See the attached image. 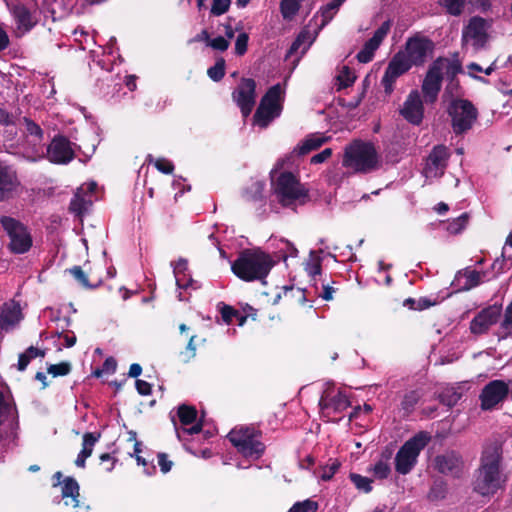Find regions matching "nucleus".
Masks as SVG:
<instances>
[{"instance_id":"1","label":"nucleus","mask_w":512,"mask_h":512,"mask_svg":"<svg viewBox=\"0 0 512 512\" xmlns=\"http://www.w3.org/2000/svg\"><path fill=\"white\" fill-rule=\"evenodd\" d=\"M502 448L497 442L486 445L483 449L480 466L475 472L473 490L481 496H492L504 487L500 464Z\"/></svg>"},{"instance_id":"2","label":"nucleus","mask_w":512,"mask_h":512,"mask_svg":"<svg viewBox=\"0 0 512 512\" xmlns=\"http://www.w3.org/2000/svg\"><path fill=\"white\" fill-rule=\"evenodd\" d=\"M275 262L260 249H244L231 264V271L242 281H264Z\"/></svg>"},{"instance_id":"3","label":"nucleus","mask_w":512,"mask_h":512,"mask_svg":"<svg viewBox=\"0 0 512 512\" xmlns=\"http://www.w3.org/2000/svg\"><path fill=\"white\" fill-rule=\"evenodd\" d=\"M274 194L283 207H291L296 203L304 205L310 201L309 189L290 171L279 174L273 183Z\"/></svg>"},{"instance_id":"4","label":"nucleus","mask_w":512,"mask_h":512,"mask_svg":"<svg viewBox=\"0 0 512 512\" xmlns=\"http://www.w3.org/2000/svg\"><path fill=\"white\" fill-rule=\"evenodd\" d=\"M262 436V431L253 426L234 428L227 435L238 453L251 460H258L265 453L266 445L262 442Z\"/></svg>"},{"instance_id":"5","label":"nucleus","mask_w":512,"mask_h":512,"mask_svg":"<svg viewBox=\"0 0 512 512\" xmlns=\"http://www.w3.org/2000/svg\"><path fill=\"white\" fill-rule=\"evenodd\" d=\"M379 158L372 143L354 142L345 149L342 165L355 172L368 173L378 167Z\"/></svg>"},{"instance_id":"6","label":"nucleus","mask_w":512,"mask_h":512,"mask_svg":"<svg viewBox=\"0 0 512 512\" xmlns=\"http://www.w3.org/2000/svg\"><path fill=\"white\" fill-rule=\"evenodd\" d=\"M451 118V127L456 135H462L472 129L478 118V110L468 99H452L447 107Z\"/></svg>"},{"instance_id":"7","label":"nucleus","mask_w":512,"mask_h":512,"mask_svg":"<svg viewBox=\"0 0 512 512\" xmlns=\"http://www.w3.org/2000/svg\"><path fill=\"white\" fill-rule=\"evenodd\" d=\"M430 436L425 432H419L407 440L398 450L395 456V470L401 475L412 471L417 464L420 452L426 447Z\"/></svg>"},{"instance_id":"8","label":"nucleus","mask_w":512,"mask_h":512,"mask_svg":"<svg viewBox=\"0 0 512 512\" xmlns=\"http://www.w3.org/2000/svg\"><path fill=\"white\" fill-rule=\"evenodd\" d=\"M281 94L280 84H275L266 91L253 115L255 125L267 128L275 118L280 116L282 112Z\"/></svg>"},{"instance_id":"9","label":"nucleus","mask_w":512,"mask_h":512,"mask_svg":"<svg viewBox=\"0 0 512 512\" xmlns=\"http://www.w3.org/2000/svg\"><path fill=\"white\" fill-rule=\"evenodd\" d=\"M0 224L10 239L8 248L11 253L24 254L31 249L33 239L27 226L10 216H1Z\"/></svg>"},{"instance_id":"10","label":"nucleus","mask_w":512,"mask_h":512,"mask_svg":"<svg viewBox=\"0 0 512 512\" xmlns=\"http://www.w3.org/2000/svg\"><path fill=\"white\" fill-rule=\"evenodd\" d=\"M488 28L489 23L485 18L480 16L471 17L462 29V47L471 43L475 52L484 49L489 40Z\"/></svg>"},{"instance_id":"11","label":"nucleus","mask_w":512,"mask_h":512,"mask_svg":"<svg viewBox=\"0 0 512 512\" xmlns=\"http://www.w3.org/2000/svg\"><path fill=\"white\" fill-rule=\"evenodd\" d=\"M256 81L252 78H241L238 86L232 92V99L239 107L244 118L248 117L256 103Z\"/></svg>"},{"instance_id":"12","label":"nucleus","mask_w":512,"mask_h":512,"mask_svg":"<svg viewBox=\"0 0 512 512\" xmlns=\"http://www.w3.org/2000/svg\"><path fill=\"white\" fill-rule=\"evenodd\" d=\"M508 395L509 385L504 380H492L480 392V408L483 411H491L503 403Z\"/></svg>"},{"instance_id":"13","label":"nucleus","mask_w":512,"mask_h":512,"mask_svg":"<svg viewBox=\"0 0 512 512\" xmlns=\"http://www.w3.org/2000/svg\"><path fill=\"white\" fill-rule=\"evenodd\" d=\"M412 66L404 52H398L392 57L381 80L387 95L393 92L397 78L409 71Z\"/></svg>"},{"instance_id":"14","label":"nucleus","mask_w":512,"mask_h":512,"mask_svg":"<svg viewBox=\"0 0 512 512\" xmlns=\"http://www.w3.org/2000/svg\"><path fill=\"white\" fill-rule=\"evenodd\" d=\"M72 142L64 135L58 134L53 137L47 146V159L58 165H66L75 158V151Z\"/></svg>"},{"instance_id":"15","label":"nucleus","mask_w":512,"mask_h":512,"mask_svg":"<svg viewBox=\"0 0 512 512\" xmlns=\"http://www.w3.org/2000/svg\"><path fill=\"white\" fill-rule=\"evenodd\" d=\"M434 468L445 476L460 478L463 474L465 463L459 452L447 450L434 458Z\"/></svg>"},{"instance_id":"16","label":"nucleus","mask_w":512,"mask_h":512,"mask_svg":"<svg viewBox=\"0 0 512 512\" xmlns=\"http://www.w3.org/2000/svg\"><path fill=\"white\" fill-rule=\"evenodd\" d=\"M434 49V43L427 37L413 36L405 44V55L414 66H422L426 62L428 53Z\"/></svg>"},{"instance_id":"17","label":"nucleus","mask_w":512,"mask_h":512,"mask_svg":"<svg viewBox=\"0 0 512 512\" xmlns=\"http://www.w3.org/2000/svg\"><path fill=\"white\" fill-rule=\"evenodd\" d=\"M451 153L447 146L443 144L432 148L426 158L424 173L426 177H441L448 166Z\"/></svg>"},{"instance_id":"18","label":"nucleus","mask_w":512,"mask_h":512,"mask_svg":"<svg viewBox=\"0 0 512 512\" xmlns=\"http://www.w3.org/2000/svg\"><path fill=\"white\" fill-rule=\"evenodd\" d=\"M327 140V137L320 134L308 135L305 140L301 144H298L289 155L278 160L276 169H282L285 165H292L295 157L305 156L311 151L321 147Z\"/></svg>"},{"instance_id":"19","label":"nucleus","mask_w":512,"mask_h":512,"mask_svg":"<svg viewBox=\"0 0 512 512\" xmlns=\"http://www.w3.org/2000/svg\"><path fill=\"white\" fill-rule=\"evenodd\" d=\"M500 315V305L494 304L482 309L470 322L471 333L476 335L486 333L492 325L498 322Z\"/></svg>"},{"instance_id":"20","label":"nucleus","mask_w":512,"mask_h":512,"mask_svg":"<svg viewBox=\"0 0 512 512\" xmlns=\"http://www.w3.org/2000/svg\"><path fill=\"white\" fill-rule=\"evenodd\" d=\"M401 116L412 125H420L424 118V106L418 90H412L400 109Z\"/></svg>"},{"instance_id":"21","label":"nucleus","mask_w":512,"mask_h":512,"mask_svg":"<svg viewBox=\"0 0 512 512\" xmlns=\"http://www.w3.org/2000/svg\"><path fill=\"white\" fill-rule=\"evenodd\" d=\"M19 185L17 172L12 166L0 160V202L12 198Z\"/></svg>"},{"instance_id":"22","label":"nucleus","mask_w":512,"mask_h":512,"mask_svg":"<svg viewBox=\"0 0 512 512\" xmlns=\"http://www.w3.org/2000/svg\"><path fill=\"white\" fill-rule=\"evenodd\" d=\"M442 79L443 76L441 74L440 68L433 65L428 70L422 84V92L426 102L434 103L437 100L441 89Z\"/></svg>"},{"instance_id":"23","label":"nucleus","mask_w":512,"mask_h":512,"mask_svg":"<svg viewBox=\"0 0 512 512\" xmlns=\"http://www.w3.org/2000/svg\"><path fill=\"white\" fill-rule=\"evenodd\" d=\"M484 275L482 272L467 267L456 273L454 284L459 291H469L481 284Z\"/></svg>"},{"instance_id":"24","label":"nucleus","mask_w":512,"mask_h":512,"mask_svg":"<svg viewBox=\"0 0 512 512\" xmlns=\"http://www.w3.org/2000/svg\"><path fill=\"white\" fill-rule=\"evenodd\" d=\"M319 406L323 413H340L350 407L351 402L344 392L338 391L331 397H322L319 401Z\"/></svg>"},{"instance_id":"25","label":"nucleus","mask_w":512,"mask_h":512,"mask_svg":"<svg viewBox=\"0 0 512 512\" xmlns=\"http://www.w3.org/2000/svg\"><path fill=\"white\" fill-rule=\"evenodd\" d=\"M11 13L15 19L17 28L24 32L30 31L37 23L31 10L23 3L15 4L11 9Z\"/></svg>"},{"instance_id":"26","label":"nucleus","mask_w":512,"mask_h":512,"mask_svg":"<svg viewBox=\"0 0 512 512\" xmlns=\"http://www.w3.org/2000/svg\"><path fill=\"white\" fill-rule=\"evenodd\" d=\"M101 438L100 432H86L82 437V449L77 455L75 460V465L80 468H84L86 465V460L89 458L92 453L95 444Z\"/></svg>"},{"instance_id":"27","label":"nucleus","mask_w":512,"mask_h":512,"mask_svg":"<svg viewBox=\"0 0 512 512\" xmlns=\"http://www.w3.org/2000/svg\"><path fill=\"white\" fill-rule=\"evenodd\" d=\"M21 307L16 302L5 304L0 314V326L2 329H7L14 326L22 319Z\"/></svg>"},{"instance_id":"28","label":"nucleus","mask_w":512,"mask_h":512,"mask_svg":"<svg viewBox=\"0 0 512 512\" xmlns=\"http://www.w3.org/2000/svg\"><path fill=\"white\" fill-rule=\"evenodd\" d=\"M173 272L176 279V284L181 289H187L193 283L192 277L188 272V261L184 258H179L173 264Z\"/></svg>"},{"instance_id":"29","label":"nucleus","mask_w":512,"mask_h":512,"mask_svg":"<svg viewBox=\"0 0 512 512\" xmlns=\"http://www.w3.org/2000/svg\"><path fill=\"white\" fill-rule=\"evenodd\" d=\"M80 487L78 482L73 477H66L63 479L61 495L63 499L70 498V503L73 507H77L79 504V493Z\"/></svg>"},{"instance_id":"30","label":"nucleus","mask_w":512,"mask_h":512,"mask_svg":"<svg viewBox=\"0 0 512 512\" xmlns=\"http://www.w3.org/2000/svg\"><path fill=\"white\" fill-rule=\"evenodd\" d=\"M263 191L264 184L255 181L244 190L242 197L246 202L262 203L264 200Z\"/></svg>"},{"instance_id":"31","label":"nucleus","mask_w":512,"mask_h":512,"mask_svg":"<svg viewBox=\"0 0 512 512\" xmlns=\"http://www.w3.org/2000/svg\"><path fill=\"white\" fill-rule=\"evenodd\" d=\"M420 399L421 394L418 390H411L405 393L401 401V410L404 417H408L414 411Z\"/></svg>"},{"instance_id":"32","label":"nucleus","mask_w":512,"mask_h":512,"mask_svg":"<svg viewBox=\"0 0 512 512\" xmlns=\"http://www.w3.org/2000/svg\"><path fill=\"white\" fill-rule=\"evenodd\" d=\"M23 123L25 125L26 136L33 138L32 141L34 145H39L44 139L43 129L28 117L23 118Z\"/></svg>"},{"instance_id":"33","label":"nucleus","mask_w":512,"mask_h":512,"mask_svg":"<svg viewBox=\"0 0 512 512\" xmlns=\"http://www.w3.org/2000/svg\"><path fill=\"white\" fill-rule=\"evenodd\" d=\"M177 416L183 426H188L196 421L197 410L192 405L181 404L177 409Z\"/></svg>"},{"instance_id":"34","label":"nucleus","mask_w":512,"mask_h":512,"mask_svg":"<svg viewBox=\"0 0 512 512\" xmlns=\"http://www.w3.org/2000/svg\"><path fill=\"white\" fill-rule=\"evenodd\" d=\"M302 0H281L280 12L285 20H292L298 13Z\"/></svg>"},{"instance_id":"35","label":"nucleus","mask_w":512,"mask_h":512,"mask_svg":"<svg viewBox=\"0 0 512 512\" xmlns=\"http://www.w3.org/2000/svg\"><path fill=\"white\" fill-rule=\"evenodd\" d=\"M467 0H439V5L443 7L447 14L451 16H460L465 8Z\"/></svg>"},{"instance_id":"36","label":"nucleus","mask_w":512,"mask_h":512,"mask_svg":"<svg viewBox=\"0 0 512 512\" xmlns=\"http://www.w3.org/2000/svg\"><path fill=\"white\" fill-rule=\"evenodd\" d=\"M445 61L446 65V75L450 80H453L458 74L463 72L462 63L458 59V54H455V58L452 60L446 58H438L434 65L437 66L438 62Z\"/></svg>"},{"instance_id":"37","label":"nucleus","mask_w":512,"mask_h":512,"mask_svg":"<svg viewBox=\"0 0 512 512\" xmlns=\"http://www.w3.org/2000/svg\"><path fill=\"white\" fill-rule=\"evenodd\" d=\"M356 80V76L353 71L348 66H343L339 75L337 76V90H342L348 88L354 84Z\"/></svg>"},{"instance_id":"38","label":"nucleus","mask_w":512,"mask_h":512,"mask_svg":"<svg viewBox=\"0 0 512 512\" xmlns=\"http://www.w3.org/2000/svg\"><path fill=\"white\" fill-rule=\"evenodd\" d=\"M469 221V214L467 212L462 213L459 217L449 221L447 224V231L451 234L461 233L467 226Z\"/></svg>"},{"instance_id":"39","label":"nucleus","mask_w":512,"mask_h":512,"mask_svg":"<svg viewBox=\"0 0 512 512\" xmlns=\"http://www.w3.org/2000/svg\"><path fill=\"white\" fill-rule=\"evenodd\" d=\"M65 272H68L84 288L96 287V285H91L89 283L88 275L83 271L81 266H73L69 269H66Z\"/></svg>"},{"instance_id":"40","label":"nucleus","mask_w":512,"mask_h":512,"mask_svg":"<svg viewBox=\"0 0 512 512\" xmlns=\"http://www.w3.org/2000/svg\"><path fill=\"white\" fill-rule=\"evenodd\" d=\"M225 59L220 57L217 59L214 66L208 68L207 75L209 78L215 82L221 81L225 76Z\"/></svg>"},{"instance_id":"41","label":"nucleus","mask_w":512,"mask_h":512,"mask_svg":"<svg viewBox=\"0 0 512 512\" xmlns=\"http://www.w3.org/2000/svg\"><path fill=\"white\" fill-rule=\"evenodd\" d=\"M319 508L318 502L306 499L295 502L287 512H316Z\"/></svg>"},{"instance_id":"42","label":"nucleus","mask_w":512,"mask_h":512,"mask_svg":"<svg viewBox=\"0 0 512 512\" xmlns=\"http://www.w3.org/2000/svg\"><path fill=\"white\" fill-rule=\"evenodd\" d=\"M349 477L358 490L363 491L364 493H370L372 491V480L370 478L357 473H351Z\"/></svg>"},{"instance_id":"43","label":"nucleus","mask_w":512,"mask_h":512,"mask_svg":"<svg viewBox=\"0 0 512 512\" xmlns=\"http://www.w3.org/2000/svg\"><path fill=\"white\" fill-rule=\"evenodd\" d=\"M339 10V7L337 4H334L332 1L327 3L326 5L322 6L320 8V13L322 17L321 25L320 27L326 26L334 17V15Z\"/></svg>"},{"instance_id":"44","label":"nucleus","mask_w":512,"mask_h":512,"mask_svg":"<svg viewBox=\"0 0 512 512\" xmlns=\"http://www.w3.org/2000/svg\"><path fill=\"white\" fill-rule=\"evenodd\" d=\"M461 398V393L454 390H446L439 394V401L449 408L454 407Z\"/></svg>"},{"instance_id":"45","label":"nucleus","mask_w":512,"mask_h":512,"mask_svg":"<svg viewBox=\"0 0 512 512\" xmlns=\"http://www.w3.org/2000/svg\"><path fill=\"white\" fill-rule=\"evenodd\" d=\"M71 371V364L69 362H60L58 364H51L47 368V372L53 377L66 376Z\"/></svg>"},{"instance_id":"46","label":"nucleus","mask_w":512,"mask_h":512,"mask_svg":"<svg viewBox=\"0 0 512 512\" xmlns=\"http://www.w3.org/2000/svg\"><path fill=\"white\" fill-rule=\"evenodd\" d=\"M196 338L197 337L195 335L191 336L185 347V350L180 352V357L184 363L189 362L196 355Z\"/></svg>"},{"instance_id":"47","label":"nucleus","mask_w":512,"mask_h":512,"mask_svg":"<svg viewBox=\"0 0 512 512\" xmlns=\"http://www.w3.org/2000/svg\"><path fill=\"white\" fill-rule=\"evenodd\" d=\"M249 35L246 32H242L237 36L235 42V54L243 56L248 49Z\"/></svg>"},{"instance_id":"48","label":"nucleus","mask_w":512,"mask_h":512,"mask_svg":"<svg viewBox=\"0 0 512 512\" xmlns=\"http://www.w3.org/2000/svg\"><path fill=\"white\" fill-rule=\"evenodd\" d=\"M231 5V0H213L211 7V14L214 16H220L225 14Z\"/></svg>"},{"instance_id":"49","label":"nucleus","mask_w":512,"mask_h":512,"mask_svg":"<svg viewBox=\"0 0 512 512\" xmlns=\"http://www.w3.org/2000/svg\"><path fill=\"white\" fill-rule=\"evenodd\" d=\"M501 329L504 330L506 336H512V301L506 307Z\"/></svg>"},{"instance_id":"50","label":"nucleus","mask_w":512,"mask_h":512,"mask_svg":"<svg viewBox=\"0 0 512 512\" xmlns=\"http://www.w3.org/2000/svg\"><path fill=\"white\" fill-rule=\"evenodd\" d=\"M391 472V468L387 462L378 461L373 467V473L378 479H386Z\"/></svg>"},{"instance_id":"51","label":"nucleus","mask_w":512,"mask_h":512,"mask_svg":"<svg viewBox=\"0 0 512 512\" xmlns=\"http://www.w3.org/2000/svg\"><path fill=\"white\" fill-rule=\"evenodd\" d=\"M341 464L338 460H333L331 464H328L322 468L321 479L323 481H329L335 475L340 468Z\"/></svg>"},{"instance_id":"52","label":"nucleus","mask_w":512,"mask_h":512,"mask_svg":"<svg viewBox=\"0 0 512 512\" xmlns=\"http://www.w3.org/2000/svg\"><path fill=\"white\" fill-rule=\"evenodd\" d=\"M154 166L158 171H160L163 174L169 175L172 174L174 171V164L166 158H158L155 161Z\"/></svg>"},{"instance_id":"53","label":"nucleus","mask_w":512,"mask_h":512,"mask_svg":"<svg viewBox=\"0 0 512 512\" xmlns=\"http://www.w3.org/2000/svg\"><path fill=\"white\" fill-rule=\"evenodd\" d=\"M158 465L160 467V471L163 474H166L171 471L173 462L169 459V455L165 452H159L157 454Z\"/></svg>"},{"instance_id":"54","label":"nucleus","mask_w":512,"mask_h":512,"mask_svg":"<svg viewBox=\"0 0 512 512\" xmlns=\"http://www.w3.org/2000/svg\"><path fill=\"white\" fill-rule=\"evenodd\" d=\"M69 209L77 215H81L86 209V201L76 194L70 202Z\"/></svg>"},{"instance_id":"55","label":"nucleus","mask_w":512,"mask_h":512,"mask_svg":"<svg viewBox=\"0 0 512 512\" xmlns=\"http://www.w3.org/2000/svg\"><path fill=\"white\" fill-rule=\"evenodd\" d=\"M99 459L100 464L103 465V469L106 472H111L114 469L116 462L118 461V459L112 456L110 453L101 454Z\"/></svg>"},{"instance_id":"56","label":"nucleus","mask_w":512,"mask_h":512,"mask_svg":"<svg viewBox=\"0 0 512 512\" xmlns=\"http://www.w3.org/2000/svg\"><path fill=\"white\" fill-rule=\"evenodd\" d=\"M127 441L132 443V446H133V452H128V455L130 457H136V455H140V453L142 452V449H141L142 443L137 440V434L135 431L131 430L128 432Z\"/></svg>"},{"instance_id":"57","label":"nucleus","mask_w":512,"mask_h":512,"mask_svg":"<svg viewBox=\"0 0 512 512\" xmlns=\"http://www.w3.org/2000/svg\"><path fill=\"white\" fill-rule=\"evenodd\" d=\"M391 27H392L391 19L384 21L381 24V26L374 32L373 37L376 38L378 41L383 42L385 37L390 32Z\"/></svg>"},{"instance_id":"58","label":"nucleus","mask_w":512,"mask_h":512,"mask_svg":"<svg viewBox=\"0 0 512 512\" xmlns=\"http://www.w3.org/2000/svg\"><path fill=\"white\" fill-rule=\"evenodd\" d=\"M229 40L224 38L223 36H218L214 39H210L208 42V46L212 47L217 51H226L229 47Z\"/></svg>"},{"instance_id":"59","label":"nucleus","mask_w":512,"mask_h":512,"mask_svg":"<svg viewBox=\"0 0 512 512\" xmlns=\"http://www.w3.org/2000/svg\"><path fill=\"white\" fill-rule=\"evenodd\" d=\"M375 51L365 44L363 48L357 53L356 58L360 63H369L373 60Z\"/></svg>"},{"instance_id":"60","label":"nucleus","mask_w":512,"mask_h":512,"mask_svg":"<svg viewBox=\"0 0 512 512\" xmlns=\"http://www.w3.org/2000/svg\"><path fill=\"white\" fill-rule=\"evenodd\" d=\"M220 313L223 321L227 324H230L233 321V318L238 316V311L236 309L225 304L220 309Z\"/></svg>"},{"instance_id":"61","label":"nucleus","mask_w":512,"mask_h":512,"mask_svg":"<svg viewBox=\"0 0 512 512\" xmlns=\"http://www.w3.org/2000/svg\"><path fill=\"white\" fill-rule=\"evenodd\" d=\"M15 124V117L4 108H0V126L4 128Z\"/></svg>"},{"instance_id":"62","label":"nucleus","mask_w":512,"mask_h":512,"mask_svg":"<svg viewBox=\"0 0 512 512\" xmlns=\"http://www.w3.org/2000/svg\"><path fill=\"white\" fill-rule=\"evenodd\" d=\"M332 155V149L331 148H325L320 153L315 154L311 157L310 163L311 164H320L328 160Z\"/></svg>"},{"instance_id":"63","label":"nucleus","mask_w":512,"mask_h":512,"mask_svg":"<svg viewBox=\"0 0 512 512\" xmlns=\"http://www.w3.org/2000/svg\"><path fill=\"white\" fill-rule=\"evenodd\" d=\"M135 386L140 395L147 396L152 392V385L145 380L137 379Z\"/></svg>"},{"instance_id":"64","label":"nucleus","mask_w":512,"mask_h":512,"mask_svg":"<svg viewBox=\"0 0 512 512\" xmlns=\"http://www.w3.org/2000/svg\"><path fill=\"white\" fill-rule=\"evenodd\" d=\"M117 369V361L114 357H107L102 365V371L107 374H113Z\"/></svg>"}]
</instances>
